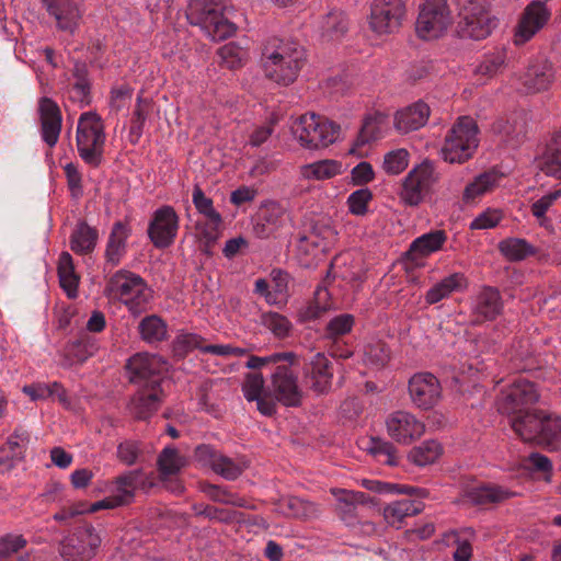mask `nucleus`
<instances>
[{
	"label": "nucleus",
	"mask_w": 561,
	"mask_h": 561,
	"mask_svg": "<svg viewBox=\"0 0 561 561\" xmlns=\"http://www.w3.org/2000/svg\"><path fill=\"white\" fill-rule=\"evenodd\" d=\"M305 61V48L294 41L270 38L262 51L265 77L282 85H289L297 79Z\"/></svg>",
	"instance_id": "obj_1"
},
{
	"label": "nucleus",
	"mask_w": 561,
	"mask_h": 561,
	"mask_svg": "<svg viewBox=\"0 0 561 561\" xmlns=\"http://www.w3.org/2000/svg\"><path fill=\"white\" fill-rule=\"evenodd\" d=\"M227 10L224 0H191L186 18L192 25L199 26L213 41H224L232 36L237 26L225 16Z\"/></svg>",
	"instance_id": "obj_2"
},
{
	"label": "nucleus",
	"mask_w": 561,
	"mask_h": 561,
	"mask_svg": "<svg viewBox=\"0 0 561 561\" xmlns=\"http://www.w3.org/2000/svg\"><path fill=\"white\" fill-rule=\"evenodd\" d=\"M513 431L524 442H535L550 450L561 448V417L539 410L535 415H526L513 422Z\"/></svg>",
	"instance_id": "obj_3"
},
{
	"label": "nucleus",
	"mask_w": 561,
	"mask_h": 561,
	"mask_svg": "<svg viewBox=\"0 0 561 561\" xmlns=\"http://www.w3.org/2000/svg\"><path fill=\"white\" fill-rule=\"evenodd\" d=\"M105 127L101 116L95 112L80 115L77 126L76 145L79 157L92 168L101 165L104 159Z\"/></svg>",
	"instance_id": "obj_4"
},
{
	"label": "nucleus",
	"mask_w": 561,
	"mask_h": 561,
	"mask_svg": "<svg viewBox=\"0 0 561 561\" xmlns=\"http://www.w3.org/2000/svg\"><path fill=\"white\" fill-rule=\"evenodd\" d=\"M104 294L111 299L119 300L133 313L144 311L150 298L145 279L124 268L118 270L107 279Z\"/></svg>",
	"instance_id": "obj_5"
},
{
	"label": "nucleus",
	"mask_w": 561,
	"mask_h": 561,
	"mask_svg": "<svg viewBox=\"0 0 561 561\" xmlns=\"http://www.w3.org/2000/svg\"><path fill=\"white\" fill-rule=\"evenodd\" d=\"M340 131L339 125L314 113L301 115L291 125L295 139L308 149L328 147L339 138Z\"/></svg>",
	"instance_id": "obj_6"
},
{
	"label": "nucleus",
	"mask_w": 561,
	"mask_h": 561,
	"mask_svg": "<svg viewBox=\"0 0 561 561\" xmlns=\"http://www.w3.org/2000/svg\"><path fill=\"white\" fill-rule=\"evenodd\" d=\"M478 145L477 123L469 116H462L446 135L442 157L449 163H462L472 157Z\"/></svg>",
	"instance_id": "obj_7"
},
{
	"label": "nucleus",
	"mask_w": 561,
	"mask_h": 561,
	"mask_svg": "<svg viewBox=\"0 0 561 561\" xmlns=\"http://www.w3.org/2000/svg\"><path fill=\"white\" fill-rule=\"evenodd\" d=\"M539 400V393L534 382L517 379L503 389L497 399V409L501 413L511 415V426L516 419L535 415L539 410L533 405Z\"/></svg>",
	"instance_id": "obj_8"
},
{
	"label": "nucleus",
	"mask_w": 561,
	"mask_h": 561,
	"mask_svg": "<svg viewBox=\"0 0 561 561\" xmlns=\"http://www.w3.org/2000/svg\"><path fill=\"white\" fill-rule=\"evenodd\" d=\"M454 23L448 0H425L415 22L416 35L424 41L444 36Z\"/></svg>",
	"instance_id": "obj_9"
},
{
	"label": "nucleus",
	"mask_w": 561,
	"mask_h": 561,
	"mask_svg": "<svg viewBox=\"0 0 561 561\" xmlns=\"http://www.w3.org/2000/svg\"><path fill=\"white\" fill-rule=\"evenodd\" d=\"M494 26L486 0H465L460 4L458 33L461 37L483 39Z\"/></svg>",
	"instance_id": "obj_10"
},
{
	"label": "nucleus",
	"mask_w": 561,
	"mask_h": 561,
	"mask_svg": "<svg viewBox=\"0 0 561 561\" xmlns=\"http://www.w3.org/2000/svg\"><path fill=\"white\" fill-rule=\"evenodd\" d=\"M405 16L404 0H373L368 23L377 35H390L399 32Z\"/></svg>",
	"instance_id": "obj_11"
},
{
	"label": "nucleus",
	"mask_w": 561,
	"mask_h": 561,
	"mask_svg": "<svg viewBox=\"0 0 561 561\" xmlns=\"http://www.w3.org/2000/svg\"><path fill=\"white\" fill-rule=\"evenodd\" d=\"M126 367L130 373V381L136 386H162L168 362L160 355L138 353L128 359Z\"/></svg>",
	"instance_id": "obj_12"
},
{
	"label": "nucleus",
	"mask_w": 561,
	"mask_h": 561,
	"mask_svg": "<svg viewBox=\"0 0 561 561\" xmlns=\"http://www.w3.org/2000/svg\"><path fill=\"white\" fill-rule=\"evenodd\" d=\"M101 543L100 536L92 525L83 524L75 528L60 543V556L65 561H89Z\"/></svg>",
	"instance_id": "obj_13"
},
{
	"label": "nucleus",
	"mask_w": 561,
	"mask_h": 561,
	"mask_svg": "<svg viewBox=\"0 0 561 561\" xmlns=\"http://www.w3.org/2000/svg\"><path fill=\"white\" fill-rule=\"evenodd\" d=\"M194 457L203 467L210 468L216 474L228 481L238 479L249 467V461L244 457L230 458L205 444L195 448Z\"/></svg>",
	"instance_id": "obj_14"
},
{
	"label": "nucleus",
	"mask_w": 561,
	"mask_h": 561,
	"mask_svg": "<svg viewBox=\"0 0 561 561\" xmlns=\"http://www.w3.org/2000/svg\"><path fill=\"white\" fill-rule=\"evenodd\" d=\"M436 181L434 165L430 161L420 163L402 181L400 199L408 206L420 205Z\"/></svg>",
	"instance_id": "obj_15"
},
{
	"label": "nucleus",
	"mask_w": 561,
	"mask_h": 561,
	"mask_svg": "<svg viewBox=\"0 0 561 561\" xmlns=\"http://www.w3.org/2000/svg\"><path fill=\"white\" fill-rule=\"evenodd\" d=\"M295 360H282L275 364L274 367H270V391L276 401L286 407H298L301 403V391L298 387L297 376L291 370Z\"/></svg>",
	"instance_id": "obj_16"
},
{
	"label": "nucleus",
	"mask_w": 561,
	"mask_h": 561,
	"mask_svg": "<svg viewBox=\"0 0 561 561\" xmlns=\"http://www.w3.org/2000/svg\"><path fill=\"white\" fill-rule=\"evenodd\" d=\"M548 0H533L524 9L515 27L514 43L524 45L540 32L550 21Z\"/></svg>",
	"instance_id": "obj_17"
},
{
	"label": "nucleus",
	"mask_w": 561,
	"mask_h": 561,
	"mask_svg": "<svg viewBox=\"0 0 561 561\" xmlns=\"http://www.w3.org/2000/svg\"><path fill=\"white\" fill-rule=\"evenodd\" d=\"M388 435L398 444L411 445L425 433V424L414 414L398 410L386 419Z\"/></svg>",
	"instance_id": "obj_18"
},
{
	"label": "nucleus",
	"mask_w": 561,
	"mask_h": 561,
	"mask_svg": "<svg viewBox=\"0 0 561 561\" xmlns=\"http://www.w3.org/2000/svg\"><path fill=\"white\" fill-rule=\"evenodd\" d=\"M179 216L172 206L158 208L149 222L148 237L158 249L170 247L178 234Z\"/></svg>",
	"instance_id": "obj_19"
},
{
	"label": "nucleus",
	"mask_w": 561,
	"mask_h": 561,
	"mask_svg": "<svg viewBox=\"0 0 561 561\" xmlns=\"http://www.w3.org/2000/svg\"><path fill=\"white\" fill-rule=\"evenodd\" d=\"M409 393L412 402L417 408L428 410L438 403L442 387L433 374L419 373L409 381Z\"/></svg>",
	"instance_id": "obj_20"
},
{
	"label": "nucleus",
	"mask_w": 561,
	"mask_h": 561,
	"mask_svg": "<svg viewBox=\"0 0 561 561\" xmlns=\"http://www.w3.org/2000/svg\"><path fill=\"white\" fill-rule=\"evenodd\" d=\"M156 485L152 474L145 473L141 469L126 471L113 481V492L125 505L133 502L136 490L149 491Z\"/></svg>",
	"instance_id": "obj_21"
},
{
	"label": "nucleus",
	"mask_w": 561,
	"mask_h": 561,
	"mask_svg": "<svg viewBox=\"0 0 561 561\" xmlns=\"http://www.w3.org/2000/svg\"><path fill=\"white\" fill-rule=\"evenodd\" d=\"M31 440L30 433L19 426L7 438V442L0 447V470L2 473L10 472L25 458Z\"/></svg>",
	"instance_id": "obj_22"
},
{
	"label": "nucleus",
	"mask_w": 561,
	"mask_h": 561,
	"mask_svg": "<svg viewBox=\"0 0 561 561\" xmlns=\"http://www.w3.org/2000/svg\"><path fill=\"white\" fill-rule=\"evenodd\" d=\"M333 371L331 362L323 353L312 356L305 367V382L307 387L317 394L325 393L332 385Z\"/></svg>",
	"instance_id": "obj_23"
},
{
	"label": "nucleus",
	"mask_w": 561,
	"mask_h": 561,
	"mask_svg": "<svg viewBox=\"0 0 561 561\" xmlns=\"http://www.w3.org/2000/svg\"><path fill=\"white\" fill-rule=\"evenodd\" d=\"M58 28L73 32L82 16V0H42Z\"/></svg>",
	"instance_id": "obj_24"
},
{
	"label": "nucleus",
	"mask_w": 561,
	"mask_h": 561,
	"mask_svg": "<svg viewBox=\"0 0 561 561\" xmlns=\"http://www.w3.org/2000/svg\"><path fill=\"white\" fill-rule=\"evenodd\" d=\"M520 80L527 93L546 91L554 81L553 65L545 58H537L529 64Z\"/></svg>",
	"instance_id": "obj_25"
},
{
	"label": "nucleus",
	"mask_w": 561,
	"mask_h": 561,
	"mask_svg": "<svg viewBox=\"0 0 561 561\" xmlns=\"http://www.w3.org/2000/svg\"><path fill=\"white\" fill-rule=\"evenodd\" d=\"M138 390L129 403L131 414L138 420H147L152 416L163 401L162 386H137Z\"/></svg>",
	"instance_id": "obj_26"
},
{
	"label": "nucleus",
	"mask_w": 561,
	"mask_h": 561,
	"mask_svg": "<svg viewBox=\"0 0 561 561\" xmlns=\"http://www.w3.org/2000/svg\"><path fill=\"white\" fill-rule=\"evenodd\" d=\"M43 140L54 147L61 131L62 116L59 106L49 98H42L38 103Z\"/></svg>",
	"instance_id": "obj_27"
},
{
	"label": "nucleus",
	"mask_w": 561,
	"mask_h": 561,
	"mask_svg": "<svg viewBox=\"0 0 561 561\" xmlns=\"http://www.w3.org/2000/svg\"><path fill=\"white\" fill-rule=\"evenodd\" d=\"M503 300L499 289L484 286L473 298L471 311L476 321H492L501 314Z\"/></svg>",
	"instance_id": "obj_28"
},
{
	"label": "nucleus",
	"mask_w": 561,
	"mask_h": 561,
	"mask_svg": "<svg viewBox=\"0 0 561 561\" xmlns=\"http://www.w3.org/2000/svg\"><path fill=\"white\" fill-rule=\"evenodd\" d=\"M130 232L129 226L123 221H116L113 225L105 245L104 271L113 268L121 263L127 252V239Z\"/></svg>",
	"instance_id": "obj_29"
},
{
	"label": "nucleus",
	"mask_w": 561,
	"mask_h": 561,
	"mask_svg": "<svg viewBox=\"0 0 561 561\" xmlns=\"http://www.w3.org/2000/svg\"><path fill=\"white\" fill-rule=\"evenodd\" d=\"M286 217V209L279 203L270 202L262 206L253 233L260 239H266L284 225Z\"/></svg>",
	"instance_id": "obj_30"
},
{
	"label": "nucleus",
	"mask_w": 561,
	"mask_h": 561,
	"mask_svg": "<svg viewBox=\"0 0 561 561\" xmlns=\"http://www.w3.org/2000/svg\"><path fill=\"white\" fill-rule=\"evenodd\" d=\"M192 198L198 213L204 215L207 219L202 233L207 243H213L218 238V228L221 224V216L214 208L213 201L204 194L203 190L198 185L194 187Z\"/></svg>",
	"instance_id": "obj_31"
},
{
	"label": "nucleus",
	"mask_w": 561,
	"mask_h": 561,
	"mask_svg": "<svg viewBox=\"0 0 561 561\" xmlns=\"http://www.w3.org/2000/svg\"><path fill=\"white\" fill-rule=\"evenodd\" d=\"M159 477L163 482H170L168 488L176 493L183 491V486L179 481H173L172 477L176 476L185 466V459L173 447H165L157 460Z\"/></svg>",
	"instance_id": "obj_32"
},
{
	"label": "nucleus",
	"mask_w": 561,
	"mask_h": 561,
	"mask_svg": "<svg viewBox=\"0 0 561 561\" xmlns=\"http://www.w3.org/2000/svg\"><path fill=\"white\" fill-rule=\"evenodd\" d=\"M337 239V231L328 217H321L314 220L310 228L302 232V244L309 242L318 247L321 252H327L333 247Z\"/></svg>",
	"instance_id": "obj_33"
},
{
	"label": "nucleus",
	"mask_w": 561,
	"mask_h": 561,
	"mask_svg": "<svg viewBox=\"0 0 561 561\" xmlns=\"http://www.w3.org/2000/svg\"><path fill=\"white\" fill-rule=\"evenodd\" d=\"M517 495V492L495 483H483L466 492L468 501L476 505L499 504Z\"/></svg>",
	"instance_id": "obj_34"
},
{
	"label": "nucleus",
	"mask_w": 561,
	"mask_h": 561,
	"mask_svg": "<svg viewBox=\"0 0 561 561\" xmlns=\"http://www.w3.org/2000/svg\"><path fill=\"white\" fill-rule=\"evenodd\" d=\"M336 496V512L340 518L347 525L354 526L358 523L357 504H366L370 501L369 496L364 492H355L347 490L333 491Z\"/></svg>",
	"instance_id": "obj_35"
},
{
	"label": "nucleus",
	"mask_w": 561,
	"mask_h": 561,
	"mask_svg": "<svg viewBox=\"0 0 561 561\" xmlns=\"http://www.w3.org/2000/svg\"><path fill=\"white\" fill-rule=\"evenodd\" d=\"M492 129L501 137V140L511 147L519 146L527 136V123L523 115L511 118H500L494 122Z\"/></svg>",
	"instance_id": "obj_36"
},
{
	"label": "nucleus",
	"mask_w": 561,
	"mask_h": 561,
	"mask_svg": "<svg viewBox=\"0 0 561 561\" xmlns=\"http://www.w3.org/2000/svg\"><path fill=\"white\" fill-rule=\"evenodd\" d=\"M430 117V107L424 102H416L397 112L394 117L396 128L407 134L423 127Z\"/></svg>",
	"instance_id": "obj_37"
},
{
	"label": "nucleus",
	"mask_w": 561,
	"mask_h": 561,
	"mask_svg": "<svg viewBox=\"0 0 561 561\" xmlns=\"http://www.w3.org/2000/svg\"><path fill=\"white\" fill-rule=\"evenodd\" d=\"M469 285L468 278L463 273L457 272L444 277L440 282L432 286L425 294V301L434 305L451 296L454 293H461Z\"/></svg>",
	"instance_id": "obj_38"
},
{
	"label": "nucleus",
	"mask_w": 561,
	"mask_h": 561,
	"mask_svg": "<svg viewBox=\"0 0 561 561\" xmlns=\"http://www.w3.org/2000/svg\"><path fill=\"white\" fill-rule=\"evenodd\" d=\"M536 161L537 168L546 175L561 179V131L552 135Z\"/></svg>",
	"instance_id": "obj_39"
},
{
	"label": "nucleus",
	"mask_w": 561,
	"mask_h": 561,
	"mask_svg": "<svg viewBox=\"0 0 561 561\" xmlns=\"http://www.w3.org/2000/svg\"><path fill=\"white\" fill-rule=\"evenodd\" d=\"M99 240V232L85 221H79L69 239L70 249L78 255H87L94 251Z\"/></svg>",
	"instance_id": "obj_40"
},
{
	"label": "nucleus",
	"mask_w": 561,
	"mask_h": 561,
	"mask_svg": "<svg viewBox=\"0 0 561 561\" xmlns=\"http://www.w3.org/2000/svg\"><path fill=\"white\" fill-rule=\"evenodd\" d=\"M279 510L288 517L309 520L317 518L321 511L319 505L298 496H287L279 501Z\"/></svg>",
	"instance_id": "obj_41"
},
{
	"label": "nucleus",
	"mask_w": 561,
	"mask_h": 561,
	"mask_svg": "<svg viewBox=\"0 0 561 561\" xmlns=\"http://www.w3.org/2000/svg\"><path fill=\"white\" fill-rule=\"evenodd\" d=\"M386 123V116L380 112L369 113L365 116L358 135L354 141L352 152L362 149L364 146L381 137L382 127Z\"/></svg>",
	"instance_id": "obj_42"
},
{
	"label": "nucleus",
	"mask_w": 561,
	"mask_h": 561,
	"mask_svg": "<svg viewBox=\"0 0 561 561\" xmlns=\"http://www.w3.org/2000/svg\"><path fill=\"white\" fill-rule=\"evenodd\" d=\"M57 273L60 287L65 290L68 298L78 296L80 277L75 271L73 259L68 252H61L58 259Z\"/></svg>",
	"instance_id": "obj_43"
},
{
	"label": "nucleus",
	"mask_w": 561,
	"mask_h": 561,
	"mask_svg": "<svg viewBox=\"0 0 561 561\" xmlns=\"http://www.w3.org/2000/svg\"><path fill=\"white\" fill-rule=\"evenodd\" d=\"M72 79L73 81L68 89L69 100L80 106L89 105L91 102V84L84 65L76 64L72 70Z\"/></svg>",
	"instance_id": "obj_44"
},
{
	"label": "nucleus",
	"mask_w": 561,
	"mask_h": 561,
	"mask_svg": "<svg viewBox=\"0 0 561 561\" xmlns=\"http://www.w3.org/2000/svg\"><path fill=\"white\" fill-rule=\"evenodd\" d=\"M423 507V503L415 500L394 501L383 508V517L390 526L400 527L405 517L417 515Z\"/></svg>",
	"instance_id": "obj_45"
},
{
	"label": "nucleus",
	"mask_w": 561,
	"mask_h": 561,
	"mask_svg": "<svg viewBox=\"0 0 561 561\" xmlns=\"http://www.w3.org/2000/svg\"><path fill=\"white\" fill-rule=\"evenodd\" d=\"M99 348L100 344L98 339L88 333H82L76 341L67 344L65 353L70 364H81L93 356Z\"/></svg>",
	"instance_id": "obj_46"
},
{
	"label": "nucleus",
	"mask_w": 561,
	"mask_h": 561,
	"mask_svg": "<svg viewBox=\"0 0 561 561\" xmlns=\"http://www.w3.org/2000/svg\"><path fill=\"white\" fill-rule=\"evenodd\" d=\"M447 241L445 230H432L417 237L410 245L409 253L415 256H428L443 249Z\"/></svg>",
	"instance_id": "obj_47"
},
{
	"label": "nucleus",
	"mask_w": 561,
	"mask_h": 561,
	"mask_svg": "<svg viewBox=\"0 0 561 561\" xmlns=\"http://www.w3.org/2000/svg\"><path fill=\"white\" fill-rule=\"evenodd\" d=\"M505 59L506 55L504 50H496L485 55L473 70L477 82L484 83L486 80L501 72L504 68Z\"/></svg>",
	"instance_id": "obj_48"
},
{
	"label": "nucleus",
	"mask_w": 561,
	"mask_h": 561,
	"mask_svg": "<svg viewBox=\"0 0 561 561\" xmlns=\"http://www.w3.org/2000/svg\"><path fill=\"white\" fill-rule=\"evenodd\" d=\"M347 20L343 12L331 11L320 22V34L324 41L340 39L347 31Z\"/></svg>",
	"instance_id": "obj_49"
},
{
	"label": "nucleus",
	"mask_w": 561,
	"mask_h": 561,
	"mask_svg": "<svg viewBox=\"0 0 561 561\" xmlns=\"http://www.w3.org/2000/svg\"><path fill=\"white\" fill-rule=\"evenodd\" d=\"M138 328L141 339L147 343H158L167 339V324L158 316L145 317Z\"/></svg>",
	"instance_id": "obj_50"
},
{
	"label": "nucleus",
	"mask_w": 561,
	"mask_h": 561,
	"mask_svg": "<svg viewBox=\"0 0 561 561\" xmlns=\"http://www.w3.org/2000/svg\"><path fill=\"white\" fill-rule=\"evenodd\" d=\"M341 173V163L335 160H321L300 168L305 179L327 180Z\"/></svg>",
	"instance_id": "obj_51"
},
{
	"label": "nucleus",
	"mask_w": 561,
	"mask_h": 561,
	"mask_svg": "<svg viewBox=\"0 0 561 561\" xmlns=\"http://www.w3.org/2000/svg\"><path fill=\"white\" fill-rule=\"evenodd\" d=\"M443 453L442 445L436 440H425L414 447L409 455L410 460L417 466H426L435 462Z\"/></svg>",
	"instance_id": "obj_52"
},
{
	"label": "nucleus",
	"mask_w": 561,
	"mask_h": 561,
	"mask_svg": "<svg viewBox=\"0 0 561 561\" xmlns=\"http://www.w3.org/2000/svg\"><path fill=\"white\" fill-rule=\"evenodd\" d=\"M364 448L377 457L383 463L393 466L397 463L396 460V447L392 443L385 440L380 437H369L364 440Z\"/></svg>",
	"instance_id": "obj_53"
},
{
	"label": "nucleus",
	"mask_w": 561,
	"mask_h": 561,
	"mask_svg": "<svg viewBox=\"0 0 561 561\" xmlns=\"http://www.w3.org/2000/svg\"><path fill=\"white\" fill-rule=\"evenodd\" d=\"M202 490L214 502L229 504L237 507L255 510V505L249 504V502L245 499L240 497L237 494H233L229 492L227 489L221 488L219 485L206 484L203 486Z\"/></svg>",
	"instance_id": "obj_54"
},
{
	"label": "nucleus",
	"mask_w": 561,
	"mask_h": 561,
	"mask_svg": "<svg viewBox=\"0 0 561 561\" xmlns=\"http://www.w3.org/2000/svg\"><path fill=\"white\" fill-rule=\"evenodd\" d=\"M500 252L510 261H522L534 253V248L519 238H507L499 243Z\"/></svg>",
	"instance_id": "obj_55"
},
{
	"label": "nucleus",
	"mask_w": 561,
	"mask_h": 561,
	"mask_svg": "<svg viewBox=\"0 0 561 561\" xmlns=\"http://www.w3.org/2000/svg\"><path fill=\"white\" fill-rule=\"evenodd\" d=\"M27 541L22 535L8 534L0 538V561H27L26 557H14Z\"/></svg>",
	"instance_id": "obj_56"
},
{
	"label": "nucleus",
	"mask_w": 561,
	"mask_h": 561,
	"mask_svg": "<svg viewBox=\"0 0 561 561\" xmlns=\"http://www.w3.org/2000/svg\"><path fill=\"white\" fill-rule=\"evenodd\" d=\"M497 182V175L495 173L485 172L474 179L473 182L469 183L463 192V199L466 202L473 201L476 197L492 190Z\"/></svg>",
	"instance_id": "obj_57"
},
{
	"label": "nucleus",
	"mask_w": 561,
	"mask_h": 561,
	"mask_svg": "<svg viewBox=\"0 0 561 561\" xmlns=\"http://www.w3.org/2000/svg\"><path fill=\"white\" fill-rule=\"evenodd\" d=\"M261 324L278 339L287 337L291 331L290 321L277 312L263 313L261 316Z\"/></svg>",
	"instance_id": "obj_58"
},
{
	"label": "nucleus",
	"mask_w": 561,
	"mask_h": 561,
	"mask_svg": "<svg viewBox=\"0 0 561 561\" xmlns=\"http://www.w3.org/2000/svg\"><path fill=\"white\" fill-rule=\"evenodd\" d=\"M409 152L405 149H396L385 154L382 168L389 175L402 173L409 165Z\"/></svg>",
	"instance_id": "obj_59"
},
{
	"label": "nucleus",
	"mask_w": 561,
	"mask_h": 561,
	"mask_svg": "<svg viewBox=\"0 0 561 561\" xmlns=\"http://www.w3.org/2000/svg\"><path fill=\"white\" fill-rule=\"evenodd\" d=\"M218 55L224 66L236 69L243 65L247 51L236 43H228L219 48Z\"/></svg>",
	"instance_id": "obj_60"
},
{
	"label": "nucleus",
	"mask_w": 561,
	"mask_h": 561,
	"mask_svg": "<svg viewBox=\"0 0 561 561\" xmlns=\"http://www.w3.org/2000/svg\"><path fill=\"white\" fill-rule=\"evenodd\" d=\"M192 510L196 516H204L211 520H218L221 523H232L236 519V512L218 508L216 506L196 503L192 506Z\"/></svg>",
	"instance_id": "obj_61"
},
{
	"label": "nucleus",
	"mask_w": 561,
	"mask_h": 561,
	"mask_svg": "<svg viewBox=\"0 0 561 561\" xmlns=\"http://www.w3.org/2000/svg\"><path fill=\"white\" fill-rule=\"evenodd\" d=\"M354 325V317L342 313L332 318L325 327V337L335 340L351 332Z\"/></svg>",
	"instance_id": "obj_62"
},
{
	"label": "nucleus",
	"mask_w": 561,
	"mask_h": 561,
	"mask_svg": "<svg viewBox=\"0 0 561 561\" xmlns=\"http://www.w3.org/2000/svg\"><path fill=\"white\" fill-rule=\"evenodd\" d=\"M373 199L369 188H359L347 197L348 211L355 216H365L368 211V204Z\"/></svg>",
	"instance_id": "obj_63"
},
{
	"label": "nucleus",
	"mask_w": 561,
	"mask_h": 561,
	"mask_svg": "<svg viewBox=\"0 0 561 561\" xmlns=\"http://www.w3.org/2000/svg\"><path fill=\"white\" fill-rule=\"evenodd\" d=\"M264 378L260 373H251L245 376L244 382L242 385V391L244 398L252 402L259 397L266 393L264 390Z\"/></svg>",
	"instance_id": "obj_64"
}]
</instances>
